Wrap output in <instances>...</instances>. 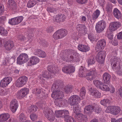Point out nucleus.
I'll list each match as a JSON object with an SVG mask.
<instances>
[{
	"instance_id": "38",
	"label": "nucleus",
	"mask_w": 122,
	"mask_h": 122,
	"mask_svg": "<svg viewBox=\"0 0 122 122\" xmlns=\"http://www.w3.org/2000/svg\"><path fill=\"white\" fill-rule=\"evenodd\" d=\"M64 119L66 122H76L74 121V118L70 116H64Z\"/></svg>"
},
{
	"instance_id": "39",
	"label": "nucleus",
	"mask_w": 122,
	"mask_h": 122,
	"mask_svg": "<svg viewBox=\"0 0 122 122\" xmlns=\"http://www.w3.org/2000/svg\"><path fill=\"white\" fill-rule=\"evenodd\" d=\"M37 110V107L36 106L33 105L29 107L28 110V112L30 113L36 111Z\"/></svg>"
},
{
	"instance_id": "40",
	"label": "nucleus",
	"mask_w": 122,
	"mask_h": 122,
	"mask_svg": "<svg viewBox=\"0 0 122 122\" xmlns=\"http://www.w3.org/2000/svg\"><path fill=\"white\" fill-rule=\"evenodd\" d=\"M36 0H30L27 4V7L29 8H31L36 3Z\"/></svg>"
},
{
	"instance_id": "13",
	"label": "nucleus",
	"mask_w": 122,
	"mask_h": 122,
	"mask_svg": "<svg viewBox=\"0 0 122 122\" xmlns=\"http://www.w3.org/2000/svg\"><path fill=\"white\" fill-rule=\"evenodd\" d=\"M64 86L63 82L61 80H58L55 81L52 85V90L56 88L60 89H62L61 88Z\"/></svg>"
},
{
	"instance_id": "16",
	"label": "nucleus",
	"mask_w": 122,
	"mask_h": 122,
	"mask_svg": "<svg viewBox=\"0 0 122 122\" xmlns=\"http://www.w3.org/2000/svg\"><path fill=\"white\" fill-rule=\"evenodd\" d=\"M47 70L51 74H55L58 72L59 70V68L55 67L54 65L52 64L49 65L47 68Z\"/></svg>"
},
{
	"instance_id": "33",
	"label": "nucleus",
	"mask_w": 122,
	"mask_h": 122,
	"mask_svg": "<svg viewBox=\"0 0 122 122\" xmlns=\"http://www.w3.org/2000/svg\"><path fill=\"white\" fill-rule=\"evenodd\" d=\"M113 13L114 17L117 19H119L121 16L120 12L117 8H115L114 10Z\"/></svg>"
},
{
	"instance_id": "30",
	"label": "nucleus",
	"mask_w": 122,
	"mask_h": 122,
	"mask_svg": "<svg viewBox=\"0 0 122 122\" xmlns=\"http://www.w3.org/2000/svg\"><path fill=\"white\" fill-rule=\"evenodd\" d=\"M58 31L61 39L66 36L67 34V31L65 29H60Z\"/></svg>"
},
{
	"instance_id": "52",
	"label": "nucleus",
	"mask_w": 122,
	"mask_h": 122,
	"mask_svg": "<svg viewBox=\"0 0 122 122\" xmlns=\"http://www.w3.org/2000/svg\"><path fill=\"white\" fill-rule=\"evenodd\" d=\"M73 111L76 114V115L77 114H79L78 112L80 111L79 107L77 105H75L74 107Z\"/></svg>"
},
{
	"instance_id": "51",
	"label": "nucleus",
	"mask_w": 122,
	"mask_h": 122,
	"mask_svg": "<svg viewBox=\"0 0 122 122\" xmlns=\"http://www.w3.org/2000/svg\"><path fill=\"white\" fill-rule=\"evenodd\" d=\"M106 8V10L108 14L110 13L112 11V6L111 5H107Z\"/></svg>"
},
{
	"instance_id": "32",
	"label": "nucleus",
	"mask_w": 122,
	"mask_h": 122,
	"mask_svg": "<svg viewBox=\"0 0 122 122\" xmlns=\"http://www.w3.org/2000/svg\"><path fill=\"white\" fill-rule=\"evenodd\" d=\"M93 84L97 88L99 89L101 88V86L103 83L100 81L98 80L95 79L93 81Z\"/></svg>"
},
{
	"instance_id": "58",
	"label": "nucleus",
	"mask_w": 122,
	"mask_h": 122,
	"mask_svg": "<svg viewBox=\"0 0 122 122\" xmlns=\"http://www.w3.org/2000/svg\"><path fill=\"white\" fill-rule=\"evenodd\" d=\"M6 18L5 16H1L0 17V25H2L4 24V21L5 20Z\"/></svg>"
},
{
	"instance_id": "4",
	"label": "nucleus",
	"mask_w": 122,
	"mask_h": 122,
	"mask_svg": "<svg viewBox=\"0 0 122 122\" xmlns=\"http://www.w3.org/2000/svg\"><path fill=\"white\" fill-rule=\"evenodd\" d=\"M28 81V78L25 76L19 77L16 81L15 85L18 87H20L24 85Z\"/></svg>"
},
{
	"instance_id": "35",
	"label": "nucleus",
	"mask_w": 122,
	"mask_h": 122,
	"mask_svg": "<svg viewBox=\"0 0 122 122\" xmlns=\"http://www.w3.org/2000/svg\"><path fill=\"white\" fill-rule=\"evenodd\" d=\"M18 118L20 122H24L26 120V117L24 114L21 113L19 116Z\"/></svg>"
},
{
	"instance_id": "54",
	"label": "nucleus",
	"mask_w": 122,
	"mask_h": 122,
	"mask_svg": "<svg viewBox=\"0 0 122 122\" xmlns=\"http://www.w3.org/2000/svg\"><path fill=\"white\" fill-rule=\"evenodd\" d=\"M47 10L49 13L54 12L56 10V9L51 7H48Z\"/></svg>"
},
{
	"instance_id": "57",
	"label": "nucleus",
	"mask_w": 122,
	"mask_h": 122,
	"mask_svg": "<svg viewBox=\"0 0 122 122\" xmlns=\"http://www.w3.org/2000/svg\"><path fill=\"white\" fill-rule=\"evenodd\" d=\"M18 24L20 23L23 20V17L22 16H19L16 17Z\"/></svg>"
},
{
	"instance_id": "61",
	"label": "nucleus",
	"mask_w": 122,
	"mask_h": 122,
	"mask_svg": "<svg viewBox=\"0 0 122 122\" xmlns=\"http://www.w3.org/2000/svg\"><path fill=\"white\" fill-rule=\"evenodd\" d=\"M30 117L32 121L35 120L36 119L37 116L35 114H31L30 115Z\"/></svg>"
},
{
	"instance_id": "2",
	"label": "nucleus",
	"mask_w": 122,
	"mask_h": 122,
	"mask_svg": "<svg viewBox=\"0 0 122 122\" xmlns=\"http://www.w3.org/2000/svg\"><path fill=\"white\" fill-rule=\"evenodd\" d=\"M52 91L53 92L51 94V96L53 98L55 99L54 102L56 106H58L59 103H60L58 102L60 101V99H61L62 97H64V94L62 90V89H57L56 88L54 90L52 89V87L51 88Z\"/></svg>"
},
{
	"instance_id": "37",
	"label": "nucleus",
	"mask_w": 122,
	"mask_h": 122,
	"mask_svg": "<svg viewBox=\"0 0 122 122\" xmlns=\"http://www.w3.org/2000/svg\"><path fill=\"white\" fill-rule=\"evenodd\" d=\"M86 90L85 88L84 87H82L80 90V95L82 99L84 98L85 96Z\"/></svg>"
},
{
	"instance_id": "48",
	"label": "nucleus",
	"mask_w": 122,
	"mask_h": 122,
	"mask_svg": "<svg viewBox=\"0 0 122 122\" xmlns=\"http://www.w3.org/2000/svg\"><path fill=\"white\" fill-rule=\"evenodd\" d=\"M35 93L36 96L41 97V90L40 89L36 88L35 89Z\"/></svg>"
},
{
	"instance_id": "20",
	"label": "nucleus",
	"mask_w": 122,
	"mask_h": 122,
	"mask_svg": "<svg viewBox=\"0 0 122 122\" xmlns=\"http://www.w3.org/2000/svg\"><path fill=\"white\" fill-rule=\"evenodd\" d=\"M52 76L51 73L47 71H44L42 72L41 75L39 76L40 79L42 80V78H46L47 79L51 78Z\"/></svg>"
},
{
	"instance_id": "55",
	"label": "nucleus",
	"mask_w": 122,
	"mask_h": 122,
	"mask_svg": "<svg viewBox=\"0 0 122 122\" xmlns=\"http://www.w3.org/2000/svg\"><path fill=\"white\" fill-rule=\"evenodd\" d=\"M54 28L53 26H50L48 27L46 29V31L47 33H50L54 31Z\"/></svg>"
},
{
	"instance_id": "64",
	"label": "nucleus",
	"mask_w": 122,
	"mask_h": 122,
	"mask_svg": "<svg viewBox=\"0 0 122 122\" xmlns=\"http://www.w3.org/2000/svg\"><path fill=\"white\" fill-rule=\"evenodd\" d=\"M74 54H73V55H71L70 56L69 59L70 61H77V58H78V57H74Z\"/></svg>"
},
{
	"instance_id": "5",
	"label": "nucleus",
	"mask_w": 122,
	"mask_h": 122,
	"mask_svg": "<svg viewBox=\"0 0 122 122\" xmlns=\"http://www.w3.org/2000/svg\"><path fill=\"white\" fill-rule=\"evenodd\" d=\"M106 25V22L101 20L97 22L95 28L97 31L99 33L102 32L105 28Z\"/></svg>"
},
{
	"instance_id": "43",
	"label": "nucleus",
	"mask_w": 122,
	"mask_h": 122,
	"mask_svg": "<svg viewBox=\"0 0 122 122\" xmlns=\"http://www.w3.org/2000/svg\"><path fill=\"white\" fill-rule=\"evenodd\" d=\"M93 110L97 113H99L101 112L102 109L98 105H95L93 106Z\"/></svg>"
},
{
	"instance_id": "56",
	"label": "nucleus",
	"mask_w": 122,
	"mask_h": 122,
	"mask_svg": "<svg viewBox=\"0 0 122 122\" xmlns=\"http://www.w3.org/2000/svg\"><path fill=\"white\" fill-rule=\"evenodd\" d=\"M111 122H122V118H119L116 120L114 118H112L111 119Z\"/></svg>"
},
{
	"instance_id": "1",
	"label": "nucleus",
	"mask_w": 122,
	"mask_h": 122,
	"mask_svg": "<svg viewBox=\"0 0 122 122\" xmlns=\"http://www.w3.org/2000/svg\"><path fill=\"white\" fill-rule=\"evenodd\" d=\"M97 73L96 69L94 68L88 70L86 72L83 69H80L79 74V77H86L88 80L91 81L95 79Z\"/></svg>"
},
{
	"instance_id": "42",
	"label": "nucleus",
	"mask_w": 122,
	"mask_h": 122,
	"mask_svg": "<svg viewBox=\"0 0 122 122\" xmlns=\"http://www.w3.org/2000/svg\"><path fill=\"white\" fill-rule=\"evenodd\" d=\"M114 70L117 72V74L120 76L122 75V68L120 67L119 65L117 66L116 69Z\"/></svg>"
},
{
	"instance_id": "50",
	"label": "nucleus",
	"mask_w": 122,
	"mask_h": 122,
	"mask_svg": "<svg viewBox=\"0 0 122 122\" xmlns=\"http://www.w3.org/2000/svg\"><path fill=\"white\" fill-rule=\"evenodd\" d=\"M100 89L106 91H110V88L107 85L105 84H103L101 86V88Z\"/></svg>"
},
{
	"instance_id": "28",
	"label": "nucleus",
	"mask_w": 122,
	"mask_h": 122,
	"mask_svg": "<svg viewBox=\"0 0 122 122\" xmlns=\"http://www.w3.org/2000/svg\"><path fill=\"white\" fill-rule=\"evenodd\" d=\"M39 59L37 57L35 56H32L30 59V62L32 65L36 64L39 61Z\"/></svg>"
},
{
	"instance_id": "47",
	"label": "nucleus",
	"mask_w": 122,
	"mask_h": 122,
	"mask_svg": "<svg viewBox=\"0 0 122 122\" xmlns=\"http://www.w3.org/2000/svg\"><path fill=\"white\" fill-rule=\"evenodd\" d=\"M88 37L89 39L91 41H96L97 40L95 36L93 34H89L88 35Z\"/></svg>"
},
{
	"instance_id": "31",
	"label": "nucleus",
	"mask_w": 122,
	"mask_h": 122,
	"mask_svg": "<svg viewBox=\"0 0 122 122\" xmlns=\"http://www.w3.org/2000/svg\"><path fill=\"white\" fill-rule=\"evenodd\" d=\"M70 52V51H63L61 52L60 53V55L64 60L65 61L67 60V57Z\"/></svg>"
},
{
	"instance_id": "21",
	"label": "nucleus",
	"mask_w": 122,
	"mask_h": 122,
	"mask_svg": "<svg viewBox=\"0 0 122 122\" xmlns=\"http://www.w3.org/2000/svg\"><path fill=\"white\" fill-rule=\"evenodd\" d=\"M90 94L96 98H100L101 96V93L96 89H93L90 91Z\"/></svg>"
},
{
	"instance_id": "12",
	"label": "nucleus",
	"mask_w": 122,
	"mask_h": 122,
	"mask_svg": "<svg viewBox=\"0 0 122 122\" xmlns=\"http://www.w3.org/2000/svg\"><path fill=\"white\" fill-rule=\"evenodd\" d=\"M12 80L10 77H6L4 78L0 81V85L2 87L6 86Z\"/></svg>"
},
{
	"instance_id": "10",
	"label": "nucleus",
	"mask_w": 122,
	"mask_h": 122,
	"mask_svg": "<svg viewBox=\"0 0 122 122\" xmlns=\"http://www.w3.org/2000/svg\"><path fill=\"white\" fill-rule=\"evenodd\" d=\"M29 89L26 88H24L21 89L18 92L17 96L20 98H22L25 97L29 92Z\"/></svg>"
},
{
	"instance_id": "36",
	"label": "nucleus",
	"mask_w": 122,
	"mask_h": 122,
	"mask_svg": "<svg viewBox=\"0 0 122 122\" xmlns=\"http://www.w3.org/2000/svg\"><path fill=\"white\" fill-rule=\"evenodd\" d=\"M100 13V12L99 10L97 9V10L92 16L93 19L94 20L97 18L99 16Z\"/></svg>"
},
{
	"instance_id": "18",
	"label": "nucleus",
	"mask_w": 122,
	"mask_h": 122,
	"mask_svg": "<svg viewBox=\"0 0 122 122\" xmlns=\"http://www.w3.org/2000/svg\"><path fill=\"white\" fill-rule=\"evenodd\" d=\"M18 101L16 99H14L11 102L10 104V107L11 110L13 112L16 111L18 108Z\"/></svg>"
},
{
	"instance_id": "23",
	"label": "nucleus",
	"mask_w": 122,
	"mask_h": 122,
	"mask_svg": "<svg viewBox=\"0 0 122 122\" xmlns=\"http://www.w3.org/2000/svg\"><path fill=\"white\" fill-rule=\"evenodd\" d=\"M8 7L12 10H15L17 8L16 2L14 0H9L8 2Z\"/></svg>"
},
{
	"instance_id": "7",
	"label": "nucleus",
	"mask_w": 122,
	"mask_h": 122,
	"mask_svg": "<svg viewBox=\"0 0 122 122\" xmlns=\"http://www.w3.org/2000/svg\"><path fill=\"white\" fill-rule=\"evenodd\" d=\"M105 56V52L102 51L98 53L96 57V59L99 63L102 64L104 62Z\"/></svg>"
},
{
	"instance_id": "9",
	"label": "nucleus",
	"mask_w": 122,
	"mask_h": 122,
	"mask_svg": "<svg viewBox=\"0 0 122 122\" xmlns=\"http://www.w3.org/2000/svg\"><path fill=\"white\" fill-rule=\"evenodd\" d=\"M107 108L109 110L110 113L115 115H117L121 111L120 107L118 106H111Z\"/></svg>"
},
{
	"instance_id": "6",
	"label": "nucleus",
	"mask_w": 122,
	"mask_h": 122,
	"mask_svg": "<svg viewBox=\"0 0 122 122\" xmlns=\"http://www.w3.org/2000/svg\"><path fill=\"white\" fill-rule=\"evenodd\" d=\"M28 60V57L27 55L25 53H22L17 58V63L18 64L21 65L27 62Z\"/></svg>"
},
{
	"instance_id": "53",
	"label": "nucleus",
	"mask_w": 122,
	"mask_h": 122,
	"mask_svg": "<svg viewBox=\"0 0 122 122\" xmlns=\"http://www.w3.org/2000/svg\"><path fill=\"white\" fill-rule=\"evenodd\" d=\"M41 50L40 49H36L34 51V54L36 56L40 57V56Z\"/></svg>"
},
{
	"instance_id": "62",
	"label": "nucleus",
	"mask_w": 122,
	"mask_h": 122,
	"mask_svg": "<svg viewBox=\"0 0 122 122\" xmlns=\"http://www.w3.org/2000/svg\"><path fill=\"white\" fill-rule=\"evenodd\" d=\"M14 18L11 19L9 20L8 21L10 25H15V22L14 21Z\"/></svg>"
},
{
	"instance_id": "49",
	"label": "nucleus",
	"mask_w": 122,
	"mask_h": 122,
	"mask_svg": "<svg viewBox=\"0 0 122 122\" xmlns=\"http://www.w3.org/2000/svg\"><path fill=\"white\" fill-rule=\"evenodd\" d=\"M101 104L104 105L107 104H109L110 103V101L108 99H104L101 101Z\"/></svg>"
},
{
	"instance_id": "34",
	"label": "nucleus",
	"mask_w": 122,
	"mask_h": 122,
	"mask_svg": "<svg viewBox=\"0 0 122 122\" xmlns=\"http://www.w3.org/2000/svg\"><path fill=\"white\" fill-rule=\"evenodd\" d=\"M93 106L89 105L87 106L84 108V112L85 113L92 112L93 110Z\"/></svg>"
},
{
	"instance_id": "17",
	"label": "nucleus",
	"mask_w": 122,
	"mask_h": 122,
	"mask_svg": "<svg viewBox=\"0 0 122 122\" xmlns=\"http://www.w3.org/2000/svg\"><path fill=\"white\" fill-rule=\"evenodd\" d=\"M64 72L70 74L73 73L75 70V68L73 66H67L63 67L62 69Z\"/></svg>"
},
{
	"instance_id": "24",
	"label": "nucleus",
	"mask_w": 122,
	"mask_h": 122,
	"mask_svg": "<svg viewBox=\"0 0 122 122\" xmlns=\"http://www.w3.org/2000/svg\"><path fill=\"white\" fill-rule=\"evenodd\" d=\"M111 76L110 74L107 73H104L103 76V80L104 82L106 84H108L110 82Z\"/></svg>"
},
{
	"instance_id": "44",
	"label": "nucleus",
	"mask_w": 122,
	"mask_h": 122,
	"mask_svg": "<svg viewBox=\"0 0 122 122\" xmlns=\"http://www.w3.org/2000/svg\"><path fill=\"white\" fill-rule=\"evenodd\" d=\"M52 37L55 40H57L61 39L58 30L54 33Z\"/></svg>"
},
{
	"instance_id": "27",
	"label": "nucleus",
	"mask_w": 122,
	"mask_h": 122,
	"mask_svg": "<svg viewBox=\"0 0 122 122\" xmlns=\"http://www.w3.org/2000/svg\"><path fill=\"white\" fill-rule=\"evenodd\" d=\"M10 116L8 113H3L0 115V122L6 121L10 117Z\"/></svg>"
},
{
	"instance_id": "26",
	"label": "nucleus",
	"mask_w": 122,
	"mask_h": 122,
	"mask_svg": "<svg viewBox=\"0 0 122 122\" xmlns=\"http://www.w3.org/2000/svg\"><path fill=\"white\" fill-rule=\"evenodd\" d=\"M73 89V87L72 86H66L62 89V90L66 93L69 94L71 92Z\"/></svg>"
},
{
	"instance_id": "41",
	"label": "nucleus",
	"mask_w": 122,
	"mask_h": 122,
	"mask_svg": "<svg viewBox=\"0 0 122 122\" xmlns=\"http://www.w3.org/2000/svg\"><path fill=\"white\" fill-rule=\"evenodd\" d=\"M64 112L62 110L56 111L55 112L56 117H61L63 115Z\"/></svg>"
},
{
	"instance_id": "11",
	"label": "nucleus",
	"mask_w": 122,
	"mask_h": 122,
	"mask_svg": "<svg viewBox=\"0 0 122 122\" xmlns=\"http://www.w3.org/2000/svg\"><path fill=\"white\" fill-rule=\"evenodd\" d=\"M80 99L77 95H75L71 96L68 99V102L71 106L76 105Z\"/></svg>"
},
{
	"instance_id": "59",
	"label": "nucleus",
	"mask_w": 122,
	"mask_h": 122,
	"mask_svg": "<svg viewBox=\"0 0 122 122\" xmlns=\"http://www.w3.org/2000/svg\"><path fill=\"white\" fill-rule=\"evenodd\" d=\"M60 17V22L61 21H63L65 20L66 19V16L64 14L59 15V16Z\"/></svg>"
},
{
	"instance_id": "25",
	"label": "nucleus",
	"mask_w": 122,
	"mask_h": 122,
	"mask_svg": "<svg viewBox=\"0 0 122 122\" xmlns=\"http://www.w3.org/2000/svg\"><path fill=\"white\" fill-rule=\"evenodd\" d=\"M76 29L79 33L85 32L86 30V27L85 25L81 24H78L76 26Z\"/></svg>"
},
{
	"instance_id": "63",
	"label": "nucleus",
	"mask_w": 122,
	"mask_h": 122,
	"mask_svg": "<svg viewBox=\"0 0 122 122\" xmlns=\"http://www.w3.org/2000/svg\"><path fill=\"white\" fill-rule=\"evenodd\" d=\"M71 16L74 18L76 19L77 17V15L76 12L75 11L72 12L71 14Z\"/></svg>"
},
{
	"instance_id": "15",
	"label": "nucleus",
	"mask_w": 122,
	"mask_h": 122,
	"mask_svg": "<svg viewBox=\"0 0 122 122\" xmlns=\"http://www.w3.org/2000/svg\"><path fill=\"white\" fill-rule=\"evenodd\" d=\"M14 46V44L13 41L9 40L6 42L4 45V47L7 51L12 50Z\"/></svg>"
},
{
	"instance_id": "8",
	"label": "nucleus",
	"mask_w": 122,
	"mask_h": 122,
	"mask_svg": "<svg viewBox=\"0 0 122 122\" xmlns=\"http://www.w3.org/2000/svg\"><path fill=\"white\" fill-rule=\"evenodd\" d=\"M106 43V41L104 39H102L99 40L96 46V51H100L103 49L105 46Z\"/></svg>"
},
{
	"instance_id": "29",
	"label": "nucleus",
	"mask_w": 122,
	"mask_h": 122,
	"mask_svg": "<svg viewBox=\"0 0 122 122\" xmlns=\"http://www.w3.org/2000/svg\"><path fill=\"white\" fill-rule=\"evenodd\" d=\"M78 48L80 51L83 52H86L89 50V47L83 45H79L78 46Z\"/></svg>"
},
{
	"instance_id": "45",
	"label": "nucleus",
	"mask_w": 122,
	"mask_h": 122,
	"mask_svg": "<svg viewBox=\"0 0 122 122\" xmlns=\"http://www.w3.org/2000/svg\"><path fill=\"white\" fill-rule=\"evenodd\" d=\"M95 62V60L94 57L92 56L88 60V65H92L94 64Z\"/></svg>"
},
{
	"instance_id": "46",
	"label": "nucleus",
	"mask_w": 122,
	"mask_h": 122,
	"mask_svg": "<svg viewBox=\"0 0 122 122\" xmlns=\"http://www.w3.org/2000/svg\"><path fill=\"white\" fill-rule=\"evenodd\" d=\"M59 100L60 101L58 102H60V103H59V105L58 106H60V104L61 105L63 104V105H65L67 103V100L64 98H63V97H62L61 99H60Z\"/></svg>"
},
{
	"instance_id": "60",
	"label": "nucleus",
	"mask_w": 122,
	"mask_h": 122,
	"mask_svg": "<svg viewBox=\"0 0 122 122\" xmlns=\"http://www.w3.org/2000/svg\"><path fill=\"white\" fill-rule=\"evenodd\" d=\"M59 16V15H56V17L54 18V21L60 23V17Z\"/></svg>"
},
{
	"instance_id": "19",
	"label": "nucleus",
	"mask_w": 122,
	"mask_h": 122,
	"mask_svg": "<svg viewBox=\"0 0 122 122\" xmlns=\"http://www.w3.org/2000/svg\"><path fill=\"white\" fill-rule=\"evenodd\" d=\"M118 59L117 57L114 56L110 60V64L112 66V68L113 70L116 69L117 66L118 65L117 63Z\"/></svg>"
},
{
	"instance_id": "22",
	"label": "nucleus",
	"mask_w": 122,
	"mask_h": 122,
	"mask_svg": "<svg viewBox=\"0 0 122 122\" xmlns=\"http://www.w3.org/2000/svg\"><path fill=\"white\" fill-rule=\"evenodd\" d=\"M75 117L76 118L78 121L80 122H83L87 119L86 115L80 113L77 114V115H75Z\"/></svg>"
},
{
	"instance_id": "14",
	"label": "nucleus",
	"mask_w": 122,
	"mask_h": 122,
	"mask_svg": "<svg viewBox=\"0 0 122 122\" xmlns=\"http://www.w3.org/2000/svg\"><path fill=\"white\" fill-rule=\"evenodd\" d=\"M121 25V23L119 22H112L109 24V29L111 31H114L120 27Z\"/></svg>"
},
{
	"instance_id": "3",
	"label": "nucleus",
	"mask_w": 122,
	"mask_h": 122,
	"mask_svg": "<svg viewBox=\"0 0 122 122\" xmlns=\"http://www.w3.org/2000/svg\"><path fill=\"white\" fill-rule=\"evenodd\" d=\"M44 113L45 117L51 122L53 121L55 119V116L53 112L49 108H45Z\"/></svg>"
}]
</instances>
